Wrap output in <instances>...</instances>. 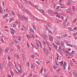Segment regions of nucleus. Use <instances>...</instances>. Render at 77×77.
<instances>
[{
    "label": "nucleus",
    "instance_id": "f257e3e1",
    "mask_svg": "<svg viewBox=\"0 0 77 77\" xmlns=\"http://www.w3.org/2000/svg\"><path fill=\"white\" fill-rule=\"evenodd\" d=\"M20 4H21L20 5V6H21V7H22V8H23V9H25V10L26 11V12H28V13H29L30 14H31V13L30 12V11H29V10H28L27 9H26V8H25V7H24V6H23V5H22L21 3H20Z\"/></svg>",
    "mask_w": 77,
    "mask_h": 77
},
{
    "label": "nucleus",
    "instance_id": "f03ea898",
    "mask_svg": "<svg viewBox=\"0 0 77 77\" xmlns=\"http://www.w3.org/2000/svg\"><path fill=\"white\" fill-rule=\"evenodd\" d=\"M69 73L72 75V74L73 75H74L75 77H77V74H76V72H75L71 71L70 72H69Z\"/></svg>",
    "mask_w": 77,
    "mask_h": 77
},
{
    "label": "nucleus",
    "instance_id": "7ed1b4c3",
    "mask_svg": "<svg viewBox=\"0 0 77 77\" xmlns=\"http://www.w3.org/2000/svg\"><path fill=\"white\" fill-rule=\"evenodd\" d=\"M12 63L11 62V61H9L8 63L7 64V66L8 68H9L11 67V64Z\"/></svg>",
    "mask_w": 77,
    "mask_h": 77
},
{
    "label": "nucleus",
    "instance_id": "20e7f679",
    "mask_svg": "<svg viewBox=\"0 0 77 77\" xmlns=\"http://www.w3.org/2000/svg\"><path fill=\"white\" fill-rule=\"evenodd\" d=\"M64 65H63V68L64 69H66V66H67V65H66V63L65 61L64 62Z\"/></svg>",
    "mask_w": 77,
    "mask_h": 77
},
{
    "label": "nucleus",
    "instance_id": "39448f33",
    "mask_svg": "<svg viewBox=\"0 0 77 77\" xmlns=\"http://www.w3.org/2000/svg\"><path fill=\"white\" fill-rule=\"evenodd\" d=\"M41 36L43 37V38L45 39V40H47V38H46V35L45 34L43 35L42 34L41 35Z\"/></svg>",
    "mask_w": 77,
    "mask_h": 77
},
{
    "label": "nucleus",
    "instance_id": "423d86ee",
    "mask_svg": "<svg viewBox=\"0 0 77 77\" xmlns=\"http://www.w3.org/2000/svg\"><path fill=\"white\" fill-rule=\"evenodd\" d=\"M48 14H52L53 13V11L50 9L48 10Z\"/></svg>",
    "mask_w": 77,
    "mask_h": 77
},
{
    "label": "nucleus",
    "instance_id": "0eeeda50",
    "mask_svg": "<svg viewBox=\"0 0 77 77\" xmlns=\"http://www.w3.org/2000/svg\"><path fill=\"white\" fill-rule=\"evenodd\" d=\"M71 5V1H68L66 4L67 6H70Z\"/></svg>",
    "mask_w": 77,
    "mask_h": 77
},
{
    "label": "nucleus",
    "instance_id": "6e6552de",
    "mask_svg": "<svg viewBox=\"0 0 77 77\" xmlns=\"http://www.w3.org/2000/svg\"><path fill=\"white\" fill-rule=\"evenodd\" d=\"M49 39L51 42L53 41V36L49 37Z\"/></svg>",
    "mask_w": 77,
    "mask_h": 77
},
{
    "label": "nucleus",
    "instance_id": "1a4fd4ad",
    "mask_svg": "<svg viewBox=\"0 0 77 77\" xmlns=\"http://www.w3.org/2000/svg\"><path fill=\"white\" fill-rule=\"evenodd\" d=\"M22 57L23 60H25V59H26V58H25V57L24 55V54H22Z\"/></svg>",
    "mask_w": 77,
    "mask_h": 77
},
{
    "label": "nucleus",
    "instance_id": "9d476101",
    "mask_svg": "<svg viewBox=\"0 0 77 77\" xmlns=\"http://www.w3.org/2000/svg\"><path fill=\"white\" fill-rule=\"evenodd\" d=\"M72 9H73V12H75V7H74V6H73V7H72Z\"/></svg>",
    "mask_w": 77,
    "mask_h": 77
},
{
    "label": "nucleus",
    "instance_id": "9b49d317",
    "mask_svg": "<svg viewBox=\"0 0 77 77\" xmlns=\"http://www.w3.org/2000/svg\"><path fill=\"white\" fill-rule=\"evenodd\" d=\"M53 67L54 68V69H56L57 68V66H54Z\"/></svg>",
    "mask_w": 77,
    "mask_h": 77
},
{
    "label": "nucleus",
    "instance_id": "f8f14e48",
    "mask_svg": "<svg viewBox=\"0 0 77 77\" xmlns=\"http://www.w3.org/2000/svg\"><path fill=\"white\" fill-rule=\"evenodd\" d=\"M14 41L16 44H17V43H18V41L17 40H16V39H14Z\"/></svg>",
    "mask_w": 77,
    "mask_h": 77
},
{
    "label": "nucleus",
    "instance_id": "ddd939ff",
    "mask_svg": "<svg viewBox=\"0 0 77 77\" xmlns=\"http://www.w3.org/2000/svg\"><path fill=\"white\" fill-rule=\"evenodd\" d=\"M19 18H20L22 20H23L24 18V16H20Z\"/></svg>",
    "mask_w": 77,
    "mask_h": 77
},
{
    "label": "nucleus",
    "instance_id": "4468645a",
    "mask_svg": "<svg viewBox=\"0 0 77 77\" xmlns=\"http://www.w3.org/2000/svg\"><path fill=\"white\" fill-rule=\"evenodd\" d=\"M31 68H35V65L34 64L31 65Z\"/></svg>",
    "mask_w": 77,
    "mask_h": 77
},
{
    "label": "nucleus",
    "instance_id": "2eb2a0df",
    "mask_svg": "<svg viewBox=\"0 0 77 77\" xmlns=\"http://www.w3.org/2000/svg\"><path fill=\"white\" fill-rule=\"evenodd\" d=\"M0 69H1V70H2V69H3V66H1V63H0Z\"/></svg>",
    "mask_w": 77,
    "mask_h": 77
},
{
    "label": "nucleus",
    "instance_id": "dca6fc26",
    "mask_svg": "<svg viewBox=\"0 0 77 77\" xmlns=\"http://www.w3.org/2000/svg\"><path fill=\"white\" fill-rule=\"evenodd\" d=\"M57 17H58L59 18H61V17H60V15H59V14H57Z\"/></svg>",
    "mask_w": 77,
    "mask_h": 77
},
{
    "label": "nucleus",
    "instance_id": "f3484780",
    "mask_svg": "<svg viewBox=\"0 0 77 77\" xmlns=\"http://www.w3.org/2000/svg\"><path fill=\"white\" fill-rule=\"evenodd\" d=\"M56 44H57V45H60V42L58 41L57 42H57H56Z\"/></svg>",
    "mask_w": 77,
    "mask_h": 77
},
{
    "label": "nucleus",
    "instance_id": "a211bd4d",
    "mask_svg": "<svg viewBox=\"0 0 77 77\" xmlns=\"http://www.w3.org/2000/svg\"><path fill=\"white\" fill-rule=\"evenodd\" d=\"M48 33H50L51 34H53V32H52L50 31V30H48Z\"/></svg>",
    "mask_w": 77,
    "mask_h": 77
},
{
    "label": "nucleus",
    "instance_id": "6ab92c4d",
    "mask_svg": "<svg viewBox=\"0 0 77 77\" xmlns=\"http://www.w3.org/2000/svg\"><path fill=\"white\" fill-rule=\"evenodd\" d=\"M61 44L62 46H63L64 45V43L63 41L61 42Z\"/></svg>",
    "mask_w": 77,
    "mask_h": 77
},
{
    "label": "nucleus",
    "instance_id": "aec40b11",
    "mask_svg": "<svg viewBox=\"0 0 77 77\" xmlns=\"http://www.w3.org/2000/svg\"><path fill=\"white\" fill-rule=\"evenodd\" d=\"M10 30H11V31L13 32H15V31L13 28H10Z\"/></svg>",
    "mask_w": 77,
    "mask_h": 77
},
{
    "label": "nucleus",
    "instance_id": "412c9836",
    "mask_svg": "<svg viewBox=\"0 0 77 77\" xmlns=\"http://www.w3.org/2000/svg\"><path fill=\"white\" fill-rule=\"evenodd\" d=\"M62 50H61V49L60 48H59L58 50V51H59V52H60V53H61V51Z\"/></svg>",
    "mask_w": 77,
    "mask_h": 77
},
{
    "label": "nucleus",
    "instance_id": "4be33fe9",
    "mask_svg": "<svg viewBox=\"0 0 77 77\" xmlns=\"http://www.w3.org/2000/svg\"><path fill=\"white\" fill-rule=\"evenodd\" d=\"M32 27L34 30H36V27H35V26H34V25H32Z\"/></svg>",
    "mask_w": 77,
    "mask_h": 77
},
{
    "label": "nucleus",
    "instance_id": "5701e85b",
    "mask_svg": "<svg viewBox=\"0 0 77 77\" xmlns=\"http://www.w3.org/2000/svg\"><path fill=\"white\" fill-rule=\"evenodd\" d=\"M62 50L63 52V53H65V49H64V48H63L62 49Z\"/></svg>",
    "mask_w": 77,
    "mask_h": 77
},
{
    "label": "nucleus",
    "instance_id": "b1692460",
    "mask_svg": "<svg viewBox=\"0 0 77 77\" xmlns=\"http://www.w3.org/2000/svg\"><path fill=\"white\" fill-rule=\"evenodd\" d=\"M9 50L8 48H7L5 50V52L6 53H7L8 52V51Z\"/></svg>",
    "mask_w": 77,
    "mask_h": 77
},
{
    "label": "nucleus",
    "instance_id": "393cba45",
    "mask_svg": "<svg viewBox=\"0 0 77 77\" xmlns=\"http://www.w3.org/2000/svg\"><path fill=\"white\" fill-rule=\"evenodd\" d=\"M60 69H58L56 70V72H59V71H60Z\"/></svg>",
    "mask_w": 77,
    "mask_h": 77
},
{
    "label": "nucleus",
    "instance_id": "a878e982",
    "mask_svg": "<svg viewBox=\"0 0 77 77\" xmlns=\"http://www.w3.org/2000/svg\"><path fill=\"white\" fill-rule=\"evenodd\" d=\"M75 35H77V32H76L75 33L73 34V36H75Z\"/></svg>",
    "mask_w": 77,
    "mask_h": 77
},
{
    "label": "nucleus",
    "instance_id": "bb28decb",
    "mask_svg": "<svg viewBox=\"0 0 77 77\" xmlns=\"http://www.w3.org/2000/svg\"><path fill=\"white\" fill-rule=\"evenodd\" d=\"M74 48L75 49H77V46H75V45H74Z\"/></svg>",
    "mask_w": 77,
    "mask_h": 77
},
{
    "label": "nucleus",
    "instance_id": "cd10ccee",
    "mask_svg": "<svg viewBox=\"0 0 77 77\" xmlns=\"http://www.w3.org/2000/svg\"><path fill=\"white\" fill-rule=\"evenodd\" d=\"M54 47L55 49H56V50H57V45H55V46H54Z\"/></svg>",
    "mask_w": 77,
    "mask_h": 77
},
{
    "label": "nucleus",
    "instance_id": "c85d7f7f",
    "mask_svg": "<svg viewBox=\"0 0 77 77\" xmlns=\"http://www.w3.org/2000/svg\"><path fill=\"white\" fill-rule=\"evenodd\" d=\"M11 13H12V15H15V13H14V11H12Z\"/></svg>",
    "mask_w": 77,
    "mask_h": 77
},
{
    "label": "nucleus",
    "instance_id": "c756f323",
    "mask_svg": "<svg viewBox=\"0 0 77 77\" xmlns=\"http://www.w3.org/2000/svg\"><path fill=\"white\" fill-rule=\"evenodd\" d=\"M11 73L12 75L13 76V75H14V73H13V72H12V71H11Z\"/></svg>",
    "mask_w": 77,
    "mask_h": 77
},
{
    "label": "nucleus",
    "instance_id": "7c9ffc66",
    "mask_svg": "<svg viewBox=\"0 0 77 77\" xmlns=\"http://www.w3.org/2000/svg\"><path fill=\"white\" fill-rule=\"evenodd\" d=\"M24 19H25V20H28V19L27 17H24Z\"/></svg>",
    "mask_w": 77,
    "mask_h": 77
},
{
    "label": "nucleus",
    "instance_id": "2f4dec72",
    "mask_svg": "<svg viewBox=\"0 0 77 77\" xmlns=\"http://www.w3.org/2000/svg\"><path fill=\"white\" fill-rule=\"evenodd\" d=\"M55 21L56 23H58V21H59V20L57 19H56L55 20Z\"/></svg>",
    "mask_w": 77,
    "mask_h": 77
},
{
    "label": "nucleus",
    "instance_id": "473e14b6",
    "mask_svg": "<svg viewBox=\"0 0 77 77\" xmlns=\"http://www.w3.org/2000/svg\"><path fill=\"white\" fill-rule=\"evenodd\" d=\"M70 65H71V66H72V65H73V64L72 63V61H70Z\"/></svg>",
    "mask_w": 77,
    "mask_h": 77
},
{
    "label": "nucleus",
    "instance_id": "72a5a7b5",
    "mask_svg": "<svg viewBox=\"0 0 77 77\" xmlns=\"http://www.w3.org/2000/svg\"><path fill=\"white\" fill-rule=\"evenodd\" d=\"M63 36H64V37H66V36H67V35H66V34H64L63 35Z\"/></svg>",
    "mask_w": 77,
    "mask_h": 77
},
{
    "label": "nucleus",
    "instance_id": "f704fd0d",
    "mask_svg": "<svg viewBox=\"0 0 77 77\" xmlns=\"http://www.w3.org/2000/svg\"><path fill=\"white\" fill-rule=\"evenodd\" d=\"M42 71H43V69L42 68L41 69V72L42 73Z\"/></svg>",
    "mask_w": 77,
    "mask_h": 77
},
{
    "label": "nucleus",
    "instance_id": "c9c22d12",
    "mask_svg": "<svg viewBox=\"0 0 77 77\" xmlns=\"http://www.w3.org/2000/svg\"><path fill=\"white\" fill-rule=\"evenodd\" d=\"M26 64L27 65V66H29V62H28L26 63Z\"/></svg>",
    "mask_w": 77,
    "mask_h": 77
},
{
    "label": "nucleus",
    "instance_id": "e433bc0d",
    "mask_svg": "<svg viewBox=\"0 0 77 77\" xmlns=\"http://www.w3.org/2000/svg\"><path fill=\"white\" fill-rule=\"evenodd\" d=\"M57 39H61V38H60V36H57Z\"/></svg>",
    "mask_w": 77,
    "mask_h": 77
},
{
    "label": "nucleus",
    "instance_id": "4c0bfd02",
    "mask_svg": "<svg viewBox=\"0 0 77 77\" xmlns=\"http://www.w3.org/2000/svg\"><path fill=\"white\" fill-rule=\"evenodd\" d=\"M59 8H60V6H58V7H57L56 9H57V10H58V9H59Z\"/></svg>",
    "mask_w": 77,
    "mask_h": 77
},
{
    "label": "nucleus",
    "instance_id": "58836bf2",
    "mask_svg": "<svg viewBox=\"0 0 77 77\" xmlns=\"http://www.w3.org/2000/svg\"><path fill=\"white\" fill-rule=\"evenodd\" d=\"M72 62H73V63H75V59H72Z\"/></svg>",
    "mask_w": 77,
    "mask_h": 77
},
{
    "label": "nucleus",
    "instance_id": "ea45409f",
    "mask_svg": "<svg viewBox=\"0 0 77 77\" xmlns=\"http://www.w3.org/2000/svg\"><path fill=\"white\" fill-rule=\"evenodd\" d=\"M17 26V25L15 24H14L13 25V27H16Z\"/></svg>",
    "mask_w": 77,
    "mask_h": 77
},
{
    "label": "nucleus",
    "instance_id": "a19ab883",
    "mask_svg": "<svg viewBox=\"0 0 77 77\" xmlns=\"http://www.w3.org/2000/svg\"><path fill=\"white\" fill-rule=\"evenodd\" d=\"M1 41L3 43H4L5 42H4V41L3 40V38H1Z\"/></svg>",
    "mask_w": 77,
    "mask_h": 77
},
{
    "label": "nucleus",
    "instance_id": "79ce46f5",
    "mask_svg": "<svg viewBox=\"0 0 77 77\" xmlns=\"http://www.w3.org/2000/svg\"><path fill=\"white\" fill-rule=\"evenodd\" d=\"M13 20V18H11L10 21H9V23H10V22H11V21H12L11 20Z\"/></svg>",
    "mask_w": 77,
    "mask_h": 77
},
{
    "label": "nucleus",
    "instance_id": "37998d69",
    "mask_svg": "<svg viewBox=\"0 0 77 77\" xmlns=\"http://www.w3.org/2000/svg\"><path fill=\"white\" fill-rule=\"evenodd\" d=\"M45 29L46 30H48V27L47 26H46V28H45Z\"/></svg>",
    "mask_w": 77,
    "mask_h": 77
},
{
    "label": "nucleus",
    "instance_id": "c03bdc74",
    "mask_svg": "<svg viewBox=\"0 0 77 77\" xmlns=\"http://www.w3.org/2000/svg\"><path fill=\"white\" fill-rule=\"evenodd\" d=\"M17 16H18V17H20V16L21 15H20V14H17Z\"/></svg>",
    "mask_w": 77,
    "mask_h": 77
},
{
    "label": "nucleus",
    "instance_id": "a18cd8bd",
    "mask_svg": "<svg viewBox=\"0 0 77 77\" xmlns=\"http://www.w3.org/2000/svg\"><path fill=\"white\" fill-rule=\"evenodd\" d=\"M34 57H35V55H31V57H32V58H34Z\"/></svg>",
    "mask_w": 77,
    "mask_h": 77
},
{
    "label": "nucleus",
    "instance_id": "49530a36",
    "mask_svg": "<svg viewBox=\"0 0 77 77\" xmlns=\"http://www.w3.org/2000/svg\"><path fill=\"white\" fill-rule=\"evenodd\" d=\"M68 30H71V28H70V27H68Z\"/></svg>",
    "mask_w": 77,
    "mask_h": 77
},
{
    "label": "nucleus",
    "instance_id": "de8ad7c7",
    "mask_svg": "<svg viewBox=\"0 0 77 77\" xmlns=\"http://www.w3.org/2000/svg\"><path fill=\"white\" fill-rule=\"evenodd\" d=\"M56 62H55V63H56V65H57V66H58L59 65L58 64H57V61H56Z\"/></svg>",
    "mask_w": 77,
    "mask_h": 77
},
{
    "label": "nucleus",
    "instance_id": "09e8293b",
    "mask_svg": "<svg viewBox=\"0 0 77 77\" xmlns=\"http://www.w3.org/2000/svg\"><path fill=\"white\" fill-rule=\"evenodd\" d=\"M63 63H61L60 64V66H63Z\"/></svg>",
    "mask_w": 77,
    "mask_h": 77
},
{
    "label": "nucleus",
    "instance_id": "8fccbe9b",
    "mask_svg": "<svg viewBox=\"0 0 77 77\" xmlns=\"http://www.w3.org/2000/svg\"><path fill=\"white\" fill-rule=\"evenodd\" d=\"M54 5L55 8H56V4L55 3H54Z\"/></svg>",
    "mask_w": 77,
    "mask_h": 77
},
{
    "label": "nucleus",
    "instance_id": "3c124183",
    "mask_svg": "<svg viewBox=\"0 0 77 77\" xmlns=\"http://www.w3.org/2000/svg\"><path fill=\"white\" fill-rule=\"evenodd\" d=\"M21 38V37H19V38H18V39L19 41H21V38Z\"/></svg>",
    "mask_w": 77,
    "mask_h": 77
},
{
    "label": "nucleus",
    "instance_id": "603ef678",
    "mask_svg": "<svg viewBox=\"0 0 77 77\" xmlns=\"http://www.w3.org/2000/svg\"><path fill=\"white\" fill-rule=\"evenodd\" d=\"M26 36H27L28 39H29V35H27Z\"/></svg>",
    "mask_w": 77,
    "mask_h": 77
},
{
    "label": "nucleus",
    "instance_id": "864d4df0",
    "mask_svg": "<svg viewBox=\"0 0 77 77\" xmlns=\"http://www.w3.org/2000/svg\"><path fill=\"white\" fill-rule=\"evenodd\" d=\"M46 44H47V45H48V46H50V44H48V42H46Z\"/></svg>",
    "mask_w": 77,
    "mask_h": 77
},
{
    "label": "nucleus",
    "instance_id": "5fc2aeb1",
    "mask_svg": "<svg viewBox=\"0 0 77 77\" xmlns=\"http://www.w3.org/2000/svg\"><path fill=\"white\" fill-rule=\"evenodd\" d=\"M17 24H20V22H17Z\"/></svg>",
    "mask_w": 77,
    "mask_h": 77
},
{
    "label": "nucleus",
    "instance_id": "6e6d98bb",
    "mask_svg": "<svg viewBox=\"0 0 77 77\" xmlns=\"http://www.w3.org/2000/svg\"><path fill=\"white\" fill-rule=\"evenodd\" d=\"M11 33L12 34V35H14V32H12V31L11 32Z\"/></svg>",
    "mask_w": 77,
    "mask_h": 77
},
{
    "label": "nucleus",
    "instance_id": "4d7b16f0",
    "mask_svg": "<svg viewBox=\"0 0 77 77\" xmlns=\"http://www.w3.org/2000/svg\"><path fill=\"white\" fill-rule=\"evenodd\" d=\"M35 48L36 49H37V50H38V49H39V48H38V47L37 46L35 47Z\"/></svg>",
    "mask_w": 77,
    "mask_h": 77
},
{
    "label": "nucleus",
    "instance_id": "13d9d810",
    "mask_svg": "<svg viewBox=\"0 0 77 77\" xmlns=\"http://www.w3.org/2000/svg\"><path fill=\"white\" fill-rule=\"evenodd\" d=\"M75 21L76 20L75 19L74 20H73L72 22L73 23H75Z\"/></svg>",
    "mask_w": 77,
    "mask_h": 77
},
{
    "label": "nucleus",
    "instance_id": "bf43d9fd",
    "mask_svg": "<svg viewBox=\"0 0 77 77\" xmlns=\"http://www.w3.org/2000/svg\"><path fill=\"white\" fill-rule=\"evenodd\" d=\"M46 54H48V50L46 49Z\"/></svg>",
    "mask_w": 77,
    "mask_h": 77
},
{
    "label": "nucleus",
    "instance_id": "052dcab7",
    "mask_svg": "<svg viewBox=\"0 0 77 77\" xmlns=\"http://www.w3.org/2000/svg\"><path fill=\"white\" fill-rule=\"evenodd\" d=\"M67 54H68V55L69 56V55H70V54H71L69 53H68Z\"/></svg>",
    "mask_w": 77,
    "mask_h": 77
},
{
    "label": "nucleus",
    "instance_id": "680f3d73",
    "mask_svg": "<svg viewBox=\"0 0 77 77\" xmlns=\"http://www.w3.org/2000/svg\"><path fill=\"white\" fill-rule=\"evenodd\" d=\"M14 45V44H13V43L12 42H11V45Z\"/></svg>",
    "mask_w": 77,
    "mask_h": 77
},
{
    "label": "nucleus",
    "instance_id": "e2e57ef3",
    "mask_svg": "<svg viewBox=\"0 0 77 77\" xmlns=\"http://www.w3.org/2000/svg\"><path fill=\"white\" fill-rule=\"evenodd\" d=\"M74 30H77V27H75L74 28Z\"/></svg>",
    "mask_w": 77,
    "mask_h": 77
},
{
    "label": "nucleus",
    "instance_id": "0e129e2a",
    "mask_svg": "<svg viewBox=\"0 0 77 77\" xmlns=\"http://www.w3.org/2000/svg\"><path fill=\"white\" fill-rule=\"evenodd\" d=\"M6 17H8V14H6L5 15Z\"/></svg>",
    "mask_w": 77,
    "mask_h": 77
},
{
    "label": "nucleus",
    "instance_id": "69168bd1",
    "mask_svg": "<svg viewBox=\"0 0 77 77\" xmlns=\"http://www.w3.org/2000/svg\"><path fill=\"white\" fill-rule=\"evenodd\" d=\"M40 46L41 47V48H42V44H41V43H40Z\"/></svg>",
    "mask_w": 77,
    "mask_h": 77
},
{
    "label": "nucleus",
    "instance_id": "338daca9",
    "mask_svg": "<svg viewBox=\"0 0 77 77\" xmlns=\"http://www.w3.org/2000/svg\"><path fill=\"white\" fill-rule=\"evenodd\" d=\"M20 69V70H22V68H21V67L20 66H19Z\"/></svg>",
    "mask_w": 77,
    "mask_h": 77
},
{
    "label": "nucleus",
    "instance_id": "774afa93",
    "mask_svg": "<svg viewBox=\"0 0 77 77\" xmlns=\"http://www.w3.org/2000/svg\"><path fill=\"white\" fill-rule=\"evenodd\" d=\"M33 77H37V75H34Z\"/></svg>",
    "mask_w": 77,
    "mask_h": 77
}]
</instances>
